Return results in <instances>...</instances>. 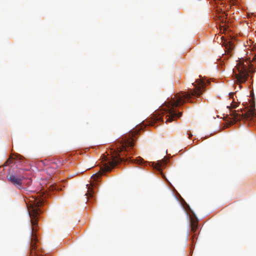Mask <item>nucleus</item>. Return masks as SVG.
I'll use <instances>...</instances> for the list:
<instances>
[{
	"instance_id": "nucleus-5",
	"label": "nucleus",
	"mask_w": 256,
	"mask_h": 256,
	"mask_svg": "<svg viewBox=\"0 0 256 256\" xmlns=\"http://www.w3.org/2000/svg\"><path fill=\"white\" fill-rule=\"evenodd\" d=\"M240 0H225V60L234 54L236 38L234 31L233 24L228 18L226 10L232 6H239Z\"/></svg>"
},
{
	"instance_id": "nucleus-15",
	"label": "nucleus",
	"mask_w": 256,
	"mask_h": 256,
	"mask_svg": "<svg viewBox=\"0 0 256 256\" xmlns=\"http://www.w3.org/2000/svg\"><path fill=\"white\" fill-rule=\"evenodd\" d=\"M192 136V134H190V136H189V138H190V136Z\"/></svg>"
},
{
	"instance_id": "nucleus-13",
	"label": "nucleus",
	"mask_w": 256,
	"mask_h": 256,
	"mask_svg": "<svg viewBox=\"0 0 256 256\" xmlns=\"http://www.w3.org/2000/svg\"><path fill=\"white\" fill-rule=\"evenodd\" d=\"M224 39V36H220V35H218L214 40L215 42H218V43L220 42V44L222 46V47L224 46V42H223V40Z\"/></svg>"
},
{
	"instance_id": "nucleus-2",
	"label": "nucleus",
	"mask_w": 256,
	"mask_h": 256,
	"mask_svg": "<svg viewBox=\"0 0 256 256\" xmlns=\"http://www.w3.org/2000/svg\"><path fill=\"white\" fill-rule=\"evenodd\" d=\"M196 84H194L195 88L194 90L190 89L188 93L181 92L177 94L174 98H172L170 100L165 103L164 106H161L160 108L156 112V119L158 121L162 120V114H166V122H172L175 118H180L182 116L181 112L178 113L174 109L183 104L186 100H188L192 96H198L202 93V89L208 82H206L202 80H197L196 81Z\"/></svg>"
},
{
	"instance_id": "nucleus-6",
	"label": "nucleus",
	"mask_w": 256,
	"mask_h": 256,
	"mask_svg": "<svg viewBox=\"0 0 256 256\" xmlns=\"http://www.w3.org/2000/svg\"><path fill=\"white\" fill-rule=\"evenodd\" d=\"M234 92H228V98L225 103L228 110L225 114V128L232 124L238 118V114L234 110L238 104L234 98Z\"/></svg>"
},
{
	"instance_id": "nucleus-14",
	"label": "nucleus",
	"mask_w": 256,
	"mask_h": 256,
	"mask_svg": "<svg viewBox=\"0 0 256 256\" xmlns=\"http://www.w3.org/2000/svg\"><path fill=\"white\" fill-rule=\"evenodd\" d=\"M220 30V32L224 33V26H222L220 24H219Z\"/></svg>"
},
{
	"instance_id": "nucleus-4",
	"label": "nucleus",
	"mask_w": 256,
	"mask_h": 256,
	"mask_svg": "<svg viewBox=\"0 0 256 256\" xmlns=\"http://www.w3.org/2000/svg\"><path fill=\"white\" fill-rule=\"evenodd\" d=\"M250 51L252 58L246 60L241 58L236 60V66L232 70L234 78L239 84L246 82L256 72V44L251 46Z\"/></svg>"
},
{
	"instance_id": "nucleus-7",
	"label": "nucleus",
	"mask_w": 256,
	"mask_h": 256,
	"mask_svg": "<svg viewBox=\"0 0 256 256\" xmlns=\"http://www.w3.org/2000/svg\"><path fill=\"white\" fill-rule=\"evenodd\" d=\"M8 180L13 184L16 188H23L25 186L30 184L32 180L26 177H8Z\"/></svg>"
},
{
	"instance_id": "nucleus-9",
	"label": "nucleus",
	"mask_w": 256,
	"mask_h": 256,
	"mask_svg": "<svg viewBox=\"0 0 256 256\" xmlns=\"http://www.w3.org/2000/svg\"><path fill=\"white\" fill-rule=\"evenodd\" d=\"M100 177H91L90 182V184H86V186L88 188L87 192L86 194V195L88 196V198L92 197L93 193L92 192V188L95 185L94 181L96 180H98L99 178Z\"/></svg>"
},
{
	"instance_id": "nucleus-12",
	"label": "nucleus",
	"mask_w": 256,
	"mask_h": 256,
	"mask_svg": "<svg viewBox=\"0 0 256 256\" xmlns=\"http://www.w3.org/2000/svg\"><path fill=\"white\" fill-rule=\"evenodd\" d=\"M19 160L18 159V158H14L13 156H11L8 160H6V166H9L12 164V163L16 164L18 162H20Z\"/></svg>"
},
{
	"instance_id": "nucleus-16",
	"label": "nucleus",
	"mask_w": 256,
	"mask_h": 256,
	"mask_svg": "<svg viewBox=\"0 0 256 256\" xmlns=\"http://www.w3.org/2000/svg\"><path fill=\"white\" fill-rule=\"evenodd\" d=\"M70 176H75L74 175H71Z\"/></svg>"
},
{
	"instance_id": "nucleus-11",
	"label": "nucleus",
	"mask_w": 256,
	"mask_h": 256,
	"mask_svg": "<svg viewBox=\"0 0 256 256\" xmlns=\"http://www.w3.org/2000/svg\"><path fill=\"white\" fill-rule=\"evenodd\" d=\"M247 118L250 120L256 122V110L255 109L251 108L249 110L247 114Z\"/></svg>"
},
{
	"instance_id": "nucleus-10",
	"label": "nucleus",
	"mask_w": 256,
	"mask_h": 256,
	"mask_svg": "<svg viewBox=\"0 0 256 256\" xmlns=\"http://www.w3.org/2000/svg\"><path fill=\"white\" fill-rule=\"evenodd\" d=\"M198 221L195 218H192L190 219V226H191V231L194 233L196 230L197 229L198 227ZM196 236V234H194L193 236H192V240H194V238Z\"/></svg>"
},
{
	"instance_id": "nucleus-3",
	"label": "nucleus",
	"mask_w": 256,
	"mask_h": 256,
	"mask_svg": "<svg viewBox=\"0 0 256 256\" xmlns=\"http://www.w3.org/2000/svg\"><path fill=\"white\" fill-rule=\"evenodd\" d=\"M26 203L27 205L32 226L30 256H44V252L40 250L38 246L36 244L38 240L36 235V227L38 226V216L40 213V207L43 204L44 200L37 194H34L26 198Z\"/></svg>"
},
{
	"instance_id": "nucleus-1",
	"label": "nucleus",
	"mask_w": 256,
	"mask_h": 256,
	"mask_svg": "<svg viewBox=\"0 0 256 256\" xmlns=\"http://www.w3.org/2000/svg\"><path fill=\"white\" fill-rule=\"evenodd\" d=\"M134 140L130 134L124 136L122 140L120 142V146L117 148L116 154L112 156L110 159L107 158L106 159L100 168V174H93L91 176H102V175L110 172L115 166L125 160L142 165L147 166V164H148L152 167L153 169L158 172V174H160L161 176H166L162 173V170L168 162V158H166L156 162H148L144 161L140 156L136 157V158L127 155H126V158L122 157L124 155L122 154V152L124 153L128 152V148L134 146Z\"/></svg>"
},
{
	"instance_id": "nucleus-8",
	"label": "nucleus",
	"mask_w": 256,
	"mask_h": 256,
	"mask_svg": "<svg viewBox=\"0 0 256 256\" xmlns=\"http://www.w3.org/2000/svg\"><path fill=\"white\" fill-rule=\"evenodd\" d=\"M216 20L220 21V22H224L223 18V14L224 12H222V3L221 0H218V1H216Z\"/></svg>"
}]
</instances>
